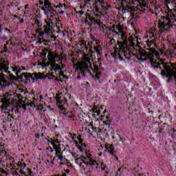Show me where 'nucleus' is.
Wrapping results in <instances>:
<instances>
[{"label": "nucleus", "instance_id": "nucleus-1", "mask_svg": "<svg viewBox=\"0 0 176 176\" xmlns=\"http://www.w3.org/2000/svg\"><path fill=\"white\" fill-rule=\"evenodd\" d=\"M129 42V45L125 43H122V41H118V45L119 47L118 56L122 58L125 57L127 60L133 56V52H131V49H135V47H140V44L141 43V38L135 36H131L128 39Z\"/></svg>", "mask_w": 176, "mask_h": 176}, {"label": "nucleus", "instance_id": "nucleus-2", "mask_svg": "<svg viewBox=\"0 0 176 176\" xmlns=\"http://www.w3.org/2000/svg\"><path fill=\"white\" fill-rule=\"evenodd\" d=\"M140 3L137 7L131 6L130 1L127 0H116V2H120L122 10V13H127L129 12L133 14V19H136L138 20L140 16L137 14H141L144 12V8L148 6V3L146 0H137Z\"/></svg>", "mask_w": 176, "mask_h": 176}, {"label": "nucleus", "instance_id": "nucleus-3", "mask_svg": "<svg viewBox=\"0 0 176 176\" xmlns=\"http://www.w3.org/2000/svg\"><path fill=\"white\" fill-rule=\"evenodd\" d=\"M45 25H43V21L42 18L38 16L34 19V25L36 27V34H38L39 38H44L46 36H50L53 32H54V29L53 28V21L52 20L45 19ZM42 27L44 28L42 30Z\"/></svg>", "mask_w": 176, "mask_h": 176}, {"label": "nucleus", "instance_id": "nucleus-4", "mask_svg": "<svg viewBox=\"0 0 176 176\" xmlns=\"http://www.w3.org/2000/svg\"><path fill=\"white\" fill-rule=\"evenodd\" d=\"M176 10H168L166 16H161L158 21V25L160 32L170 31L174 27V21H176Z\"/></svg>", "mask_w": 176, "mask_h": 176}, {"label": "nucleus", "instance_id": "nucleus-5", "mask_svg": "<svg viewBox=\"0 0 176 176\" xmlns=\"http://www.w3.org/2000/svg\"><path fill=\"white\" fill-rule=\"evenodd\" d=\"M93 55L91 54H85L82 61L77 62L73 65L76 71H80L82 74H85L89 69V67L91 65V58Z\"/></svg>", "mask_w": 176, "mask_h": 176}, {"label": "nucleus", "instance_id": "nucleus-6", "mask_svg": "<svg viewBox=\"0 0 176 176\" xmlns=\"http://www.w3.org/2000/svg\"><path fill=\"white\" fill-rule=\"evenodd\" d=\"M48 63L52 68L54 69H60V66L56 63V60L58 59L59 61H63L65 60V55L63 54H58L53 52H49L47 55Z\"/></svg>", "mask_w": 176, "mask_h": 176}, {"label": "nucleus", "instance_id": "nucleus-7", "mask_svg": "<svg viewBox=\"0 0 176 176\" xmlns=\"http://www.w3.org/2000/svg\"><path fill=\"white\" fill-rule=\"evenodd\" d=\"M88 161L86 162L80 158L76 159V163H80V167L82 170H86V167L88 168H98V163L93 159H90V157H88Z\"/></svg>", "mask_w": 176, "mask_h": 176}, {"label": "nucleus", "instance_id": "nucleus-8", "mask_svg": "<svg viewBox=\"0 0 176 176\" xmlns=\"http://www.w3.org/2000/svg\"><path fill=\"white\" fill-rule=\"evenodd\" d=\"M146 45L147 47L146 48V50L149 52L148 56L150 62L151 63V64H156V60L153 59V54H155V56H156L157 54L156 51L155 50V47H156V44L155 43V38L148 40L146 41Z\"/></svg>", "mask_w": 176, "mask_h": 176}, {"label": "nucleus", "instance_id": "nucleus-9", "mask_svg": "<svg viewBox=\"0 0 176 176\" xmlns=\"http://www.w3.org/2000/svg\"><path fill=\"white\" fill-rule=\"evenodd\" d=\"M14 97H16V94H14V92L10 91L6 93L4 95L3 104L1 107V109H6L8 107H9V104H10L9 101H10V100H15L16 101H17V98H14Z\"/></svg>", "mask_w": 176, "mask_h": 176}, {"label": "nucleus", "instance_id": "nucleus-10", "mask_svg": "<svg viewBox=\"0 0 176 176\" xmlns=\"http://www.w3.org/2000/svg\"><path fill=\"white\" fill-rule=\"evenodd\" d=\"M166 60L161 59L160 63H157V65H155V67L156 68H160V69H162V65L164 67V70H162L161 74L164 76L166 74H171V66L168 65L167 63H164Z\"/></svg>", "mask_w": 176, "mask_h": 176}, {"label": "nucleus", "instance_id": "nucleus-11", "mask_svg": "<svg viewBox=\"0 0 176 176\" xmlns=\"http://www.w3.org/2000/svg\"><path fill=\"white\" fill-rule=\"evenodd\" d=\"M22 76H24L25 79H29V78H32V80H39V79H42V74L41 73H23L22 74Z\"/></svg>", "mask_w": 176, "mask_h": 176}, {"label": "nucleus", "instance_id": "nucleus-12", "mask_svg": "<svg viewBox=\"0 0 176 176\" xmlns=\"http://www.w3.org/2000/svg\"><path fill=\"white\" fill-rule=\"evenodd\" d=\"M45 15L47 17V21H49V20H51L52 21V20L54 19V17H56V10L53 9V7L47 8V11L45 12Z\"/></svg>", "mask_w": 176, "mask_h": 176}, {"label": "nucleus", "instance_id": "nucleus-13", "mask_svg": "<svg viewBox=\"0 0 176 176\" xmlns=\"http://www.w3.org/2000/svg\"><path fill=\"white\" fill-rule=\"evenodd\" d=\"M9 69V62L7 60L0 61V71L1 72H8Z\"/></svg>", "mask_w": 176, "mask_h": 176}, {"label": "nucleus", "instance_id": "nucleus-14", "mask_svg": "<svg viewBox=\"0 0 176 176\" xmlns=\"http://www.w3.org/2000/svg\"><path fill=\"white\" fill-rule=\"evenodd\" d=\"M122 31L123 27H122L120 24L113 25L112 32H114L116 35H118L120 32H122Z\"/></svg>", "mask_w": 176, "mask_h": 176}, {"label": "nucleus", "instance_id": "nucleus-15", "mask_svg": "<svg viewBox=\"0 0 176 176\" xmlns=\"http://www.w3.org/2000/svg\"><path fill=\"white\" fill-rule=\"evenodd\" d=\"M119 38L121 39V41H123V42H121V43H127V36L126 35V32L122 31L120 33L118 34Z\"/></svg>", "mask_w": 176, "mask_h": 176}, {"label": "nucleus", "instance_id": "nucleus-16", "mask_svg": "<svg viewBox=\"0 0 176 176\" xmlns=\"http://www.w3.org/2000/svg\"><path fill=\"white\" fill-rule=\"evenodd\" d=\"M2 82L6 85L8 83V80L5 79V76L3 74V73L0 74V89H3V87H5V85H2Z\"/></svg>", "mask_w": 176, "mask_h": 176}, {"label": "nucleus", "instance_id": "nucleus-17", "mask_svg": "<svg viewBox=\"0 0 176 176\" xmlns=\"http://www.w3.org/2000/svg\"><path fill=\"white\" fill-rule=\"evenodd\" d=\"M98 67L95 66V71H96V74H95V76H94V80H100V78H101V75L102 74V73H101V72L98 71Z\"/></svg>", "mask_w": 176, "mask_h": 176}, {"label": "nucleus", "instance_id": "nucleus-18", "mask_svg": "<svg viewBox=\"0 0 176 176\" xmlns=\"http://www.w3.org/2000/svg\"><path fill=\"white\" fill-rule=\"evenodd\" d=\"M139 54L142 56V57H145L143 60H146V57L149 58V51H145V50H140Z\"/></svg>", "mask_w": 176, "mask_h": 176}, {"label": "nucleus", "instance_id": "nucleus-19", "mask_svg": "<svg viewBox=\"0 0 176 176\" xmlns=\"http://www.w3.org/2000/svg\"><path fill=\"white\" fill-rule=\"evenodd\" d=\"M90 14H85V18L84 20L82 21V24H84L85 25H90Z\"/></svg>", "mask_w": 176, "mask_h": 176}, {"label": "nucleus", "instance_id": "nucleus-20", "mask_svg": "<svg viewBox=\"0 0 176 176\" xmlns=\"http://www.w3.org/2000/svg\"><path fill=\"white\" fill-rule=\"evenodd\" d=\"M52 145L54 151H56V155L61 153V147L60 144L57 145L54 143H52Z\"/></svg>", "mask_w": 176, "mask_h": 176}, {"label": "nucleus", "instance_id": "nucleus-21", "mask_svg": "<svg viewBox=\"0 0 176 176\" xmlns=\"http://www.w3.org/2000/svg\"><path fill=\"white\" fill-rule=\"evenodd\" d=\"M89 21H91V23H94L95 24H98V25H100V20L96 19V18H93L91 14H89Z\"/></svg>", "mask_w": 176, "mask_h": 176}, {"label": "nucleus", "instance_id": "nucleus-22", "mask_svg": "<svg viewBox=\"0 0 176 176\" xmlns=\"http://www.w3.org/2000/svg\"><path fill=\"white\" fill-rule=\"evenodd\" d=\"M44 6L45 9L52 8V3L49 0H44Z\"/></svg>", "mask_w": 176, "mask_h": 176}, {"label": "nucleus", "instance_id": "nucleus-23", "mask_svg": "<svg viewBox=\"0 0 176 176\" xmlns=\"http://www.w3.org/2000/svg\"><path fill=\"white\" fill-rule=\"evenodd\" d=\"M78 45H80V46H82L83 49L86 47V42L83 40H79Z\"/></svg>", "mask_w": 176, "mask_h": 176}, {"label": "nucleus", "instance_id": "nucleus-24", "mask_svg": "<svg viewBox=\"0 0 176 176\" xmlns=\"http://www.w3.org/2000/svg\"><path fill=\"white\" fill-rule=\"evenodd\" d=\"M106 148H107V149H109V152H110V153H111V155H113V146L107 145V146H106Z\"/></svg>", "mask_w": 176, "mask_h": 176}, {"label": "nucleus", "instance_id": "nucleus-25", "mask_svg": "<svg viewBox=\"0 0 176 176\" xmlns=\"http://www.w3.org/2000/svg\"><path fill=\"white\" fill-rule=\"evenodd\" d=\"M14 98H16L17 101H21V100H23V96L20 94H15V97H14Z\"/></svg>", "mask_w": 176, "mask_h": 176}, {"label": "nucleus", "instance_id": "nucleus-26", "mask_svg": "<svg viewBox=\"0 0 176 176\" xmlns=\"http://www.w3.org/2000/svg\"><path fill=\"white\" fill-rule=\"evenodd\" d=\"M56 156L61 160V162H64L65 160V158L63 156V153H60L58 154H56Z\"/></svg>", "mask_w": 176, "mask_h": 176}, {"label": "nucleus", "instance_id": "nucleus-27", "mask_svg": "<svg viewBox=\"0 0 176 176\" xmlns=\"http://www.w3.org/2000/svg\"><path fill=\"white\" fill-rule=\"evenodd\" d=\"M155 35H156V34H155L153 30H150L148 32V36H149V38H155Z\"/></svg>", "mask_w": 176, "mask_h": 176}, {"label": "nucleus", "instance_id": "nucleus-28", "mask_svg": "<svg viewBox=\"0 0 176 176\" xmlns=\"http://www.w3.org/2000/svg\"><path fill=\"white\" fill-rule=\"evenodd\" d=\"M56 8H58L59 9H63V8H64L65 9H67L66 4L61 3H59L58 6H56Z\"/></svg>", "mask_w": 176, "mask_h": 176}, {"label": "nucleus", "instance_id": "nucleus-29", "mask_svg": "<svg viewBox=\"0 0 176 176\" xmlns=\"http://www.w3.org/2000/svg\"><path fill=\"white\" fill-rule=\"evenodd\" d=\"M105 0H97V2H98L99 3H100L101 6V8L102 9H105V6H102L105 3Z\"/></svg>", "mask_w": 176, "mask_h": 176}, {"label": "nucleus", "instance_id": "nucleus-30", "mask_svg": "<svg viewBox=\"0 0 176 176\" xmlns=\"http://www.w3.org/2000/svg\"><path fill=\"white\" fill-rule=\"evenodd\" d=\"M56 27L58 30H60V28H63V26H61V21L58 20V21H56Z\"/></svg>", "mask_w": 176, "mask_h": 176}, {"label": "nucleus", "instance_id": "nucleus-31", "mask_svg": "<svg viewBox=\"0 0 176 176\" xmlns=\"http://www.w3.org/2000/svg\"><path fill=\"white\" fill-rule=\"evenodd\" d=\"M94 50H95V52H96V53H98V54H99L100 50H101V47H100V45H98L94 47Z\"/></svg>", "mask_w": 176, "mask_h": 176}, {"label": "nucleus", "instance_id": "nucleus-32", "mask_svg": "<svg viewBox=\"0 0 176 176\" xmlns=\"http://www.w3.org/2000/svg\"><path fill=\"white\" fill-rule=\"evenodd\" d=\"M47 76H48L49 79H54V78H55V76L53 74V73L48 74Z\"/></svg>", "mask_w": 176, "mask_h": 176}, {"label": "nucleus", "instance_id": "nucleus-33", "mask_svg": "<svg viewBox=\"0 0 176 176\" xmlns=\"http://www.w3.org/2000/svg\"><path fill=\"white\" fill-rule=\"evenodd\" d=\"M9 78L10 80H16V76H14L13 74H9Z\"/></svg>", "mask_w": 176, "mask_h": 176}, {"label": "nucleus", "instance_id": "nucleus-34", "mask_svg": "<svg viewBox=\"0 0 176 176\" xmlns=\"http://www.w3.org/2000/svg\"><path fill=\"white\" fill-rule=\"evenodd\" d=\"M56 101L58 102H60V100L61 98V97L60 96V94H56Z\"/></svg>", "mask_w": 176, "mask_h": 176}, {"label": "nucleus", "instance_id": "nucleus-35", "mask_svg": "<svg viewBox=\"0 0 176 176\" xmlns=\"http://www.w3.org/2000/svg\"><path fill=\"white\" fill-rule=\"evenodd\" d=\"M78 142H79L80 144H82V142H83V139H82V136H81V135H79V136L78 137Z\"/></svg>", "mask_w": 176, "mask_h": 176}, {"label": "nucleus", "instance_id": "nucleus-36", "mask_svg": "<svg viewBox=\"0 0 176 176\" xmlns=\"http://www.w3.org/2000/svg\"><path fill=\"white\" fill-rule=\"evenodd\" d=\"M41 10H43L44 14H46V12H47L46 7H41Z\"/></svg>", "mask_w": 176, "mask_h": 176}, {"label": "nucleus", "instance_id": "nucleus-37", "mask_svg": "<svg viewBox=\"0 0 176 176\" xmlns=\"http://www.w3.org/2000/svg\"><path fill=\"white\" fill-rule=\"evenodd\" d=\"M122 170V168H120L118 170L116 176H120V173H120V170Z\"/></svg>", "mask_w": 176, "mask_h": 176}, {"label": "nucleus", "instance_id": "nucleus-38", "mask_svg": "<svg viewBox=\"0 0 176 176\" xmlns=\"http://www.w3.org/2000/svg\"><path fill=\"white\" fill-rule=\"evenodd\" d=\"M20 72H21V69L16 70V75L19 76V74H20Z\"/></svg>", "mask_w": 176, "mask_h": 176}, {"label": "nucleus", "instance_id": "nucleus-39", "mask_svg": "<svg viewBox=\"0 0 176 176\" xmlns=\"http://www.w3.org/2000/svg\"><path fill=\"white\" fill-rule=\"evenodd\" d=\"M164 3L165 5H168V3H170V1H168V0H164Z\"/></svg>", "mask_w": 176, "mask_h": 176}, {"label": "nucleus", "instance_id": "nucleus-40", "mask_svg": "<svg viewBox=\"0 0 176 176\" xmlns=\"http://www.w3.org/2000/svg\"><path fill=\"white\" fill-rule=\"evenodd\" d=\"M112 56H113V57H116V56H118V52L115 51L114 53L112 54Z\"/></svg>", "mask_w": 176, "mask_h": 176}, {"label": "nucleus", "instance_id": "nucleus-41", "mask_svg": "<svg viewBox=\"0 0 176 176\" xmlns=\"http://www.w3.org/2000/svg\"><path fill=\"white\" fill-rule=\"evenodd\" d=\"M28 174L29 175H31V174H32V172L30 170V168L28 169Z\"/></svg>", "mask_w": 176, "mask_h": 176}, {"label": "nucleus", "instance_id": "nucleus-42", "mask_svg": "<svg viewBox=\"0 0 176 176\" xmlns=\"http://www.w3.org/2000/svg\"><path fill=\"white\" fill-rule=\"evenodd\" d=\"M94 0H86V3H90V2H93Z\"/></svg>", "mask_w": 176, "mask_h": 176}, {"label": "nucleus", "instance_id": "nucleus-43", "mask_svg": "<svg viewBox=\"0 0 176 176\" xmlns=\"http://www.w3.org/2000/svg\"><path fill=\"white\" fill-rule=\"evenodd\" d=\"M74 117H75V116H74V115H71V116H67V118H69V119H71V118H74Z\"/></svg>", "mask_w": 176, "mask_h": 176}, {"label": "nucleus", "instance_id": "nucleus-44", "mask_svg": "<svg viewBox=\"0 0 176 176\" xmlns=\"http://www.w3.org/2000/svg\"><path fill=\"white\" fill-rule=\"evenodd\" d=\"M88 126L89 127L93 128V122H90Z\"/></svg>", "mask_w": 176, "mask_h": 176}, {"label": "nucleus", "instance_id": "nucleus-45", "mask_svg": "<svg viewBox=\"0 0 176 176\" xmlns=\"http://www.w3.org/2000/svg\"><path fill=\"white\" fill-rule=\"evenodd\" d=\"M12 71H17V67H12Z\"/></svg>", "mask_w": 176, "mask_h": 176}, {"label": "nucleus", "instance_id": "nucleus-46", "mask_svg": "<svg viewBox=\"0 0 176 176\" xmlns=\"http://www.w3.org/2000/svg\"><path fill=\"white\" fill-rule=\"evenodd\" d=\"M78 13H79L80 14H85V12H82V11H79Z\"/></svg>", "mask_w": 176, "mask_h": 176}, {"label": "nucleus", "instance_id": "nucleus-47", "mask_svg": "<svg viewBox=\"0 0 176 176\" xmlns=\"http://www.w3.org/2000/svg\"><path fill=\"white\" fill-rule=\"evenodd\" d=\"M58 176H67V173H63L62 175H57Z\"/></svg>", "mask_w": 176, "mask_h": 176}, {"label": "nucleus", "instance_id": "nucleus-48", "mask_svg": "<svg viewBox=\"0 0 176 176\" xmlns=\"http://www.w3.org/2000/svg\"><path fill=\"white\" fill-rule=\"evenodd\" d=\"M20 23H24V20L23 19H21L20 18V21H19Z\"/></svg>", "mask_w": 176, "mask_h": 176}, {"label": "nucleus", "instance_id": "nucleus-49", "mask_svg": "<svg viewBox=\"0 0 176 176\" xmlns=\"http://www.w3.org/2000/svg\"><path fill=\"white\" fill-rule=\"evenodd\" d=\"M114 157L116 158V160H117V162H119V158H118V157H116V155H115Z\"/></svg>", "mask_w": 176, "mask_h": 176}, {"label": "nucleus", "instance_id": "nucleus-50", "mask_svg": "<svg viewBox=\"0 0 176 176\" xmlns=\"http://www.w3.org/2000/svg\"><path fill=\"white\" fill-rule=\"evenodd\" d=\"M51 36L53 38L54 41H56V36Z\"/></svg>", "mask_w": 176, "mask_h": 176}, {"label": "nucleus", "instance_id": "nucleus-51", "mask_svg": "<svg viewBox=\"0 0 176 176\" xmlns=\"http://www.w3.org/2000/svg\"><path fill=\"white\" fill-rule=\"evenodd\" d=\"M36 138H39V134L36 135Z\"/></svg>", "mask_w": 176, "mask_h": 176}, {"label": "nucleus", "instance_id": "nucleus-52", "mask_svg": "<svg viewBox=\"0 0 176 176\" xmlns=\"http://www.w3.org/2000/svg\"><path fill=\"white\" fill-rule=\"evenodd\" d=\"M25 9H28V5L25 6Z\"/></svg>", "mask_w": 176, "mask_h": 176}, {"label": "nucleus", "instance_id": "nucleus-53", "mask_svg": "<svg viewBox=\"0 0 176 176\" xmlns=\"http://www.w3.org/2000/svg\"><path fill=\"white\" fill-rule=\"evenodd\" d=\"M40 5H43V1H39Z\"/></svg>", "mask_w": 176, "mask_h": 176}, {"label": "nucleus", "instance_id": "nucleus-54", "mask_svg": "<svg viewBox=\"0 0 176 176\" xmlns=\"http://www.w3.org/2000/svg\"><path fill=\"white\" fill-rule=\"evenodd\" d=\"M6 114L8 116H10V113L9 112H7Z\"/></svg>", "mask_w": 176, "mask_h": 176}, {"label": "nucleus", "instance_id": "nucleus-55", "mask_svg": "<svg viewBox=\"0 0 176 176\" xmlns=\"http://www.w3.org/2000/svg\"><path fill=\"white\" fill-rule=\"evenodd\" d=\"M19 78H20V79H22V78H23V76H19Z\"/></svg>", "mask_w": 176, "mask_h": 176}, {"label": "nucleus", "instance_id": "nucleus-56", "mask_svg": "<svg viewBox=\"0 0 176 176\" xmlns=\"http://www.w3.org/2000/svg\"><path fill=\"white\" fill-rule=\"evenodd\" d=\"M6 48H7L6 45H4V49H6Z\"/></svg>", "mask_w": 176, "mask_h": 176}, {"label": "nucleus", "instance_id": "nucleus-57", "mask_svg": "<svg viewBox=\"0 0 176 176\" xmlns=\"http://www.w3.org/2000/svg\"><path fill=\"white\" fill-rule=\"evenodd\" d=\"M55 80H58V78H55Z\"/></svg>", "mask_w": 176, "mask_h": 176}, {"label": "nucleus", "instance_id": "nucleus-58", "mask_svg": "<svg viewBox=\"0 0 176 176\" xmlns=\"http://www.w3.org/2000/svg\"><path fill=\"white\" fill-rule=\"evenodd\" d=\"M1 29H2V25H0V30H1Z\"/></svg>", "mask_w": 176, "mask_h": 176}, {"label": "nucleus", "instance_id": "nucleus-59", "mask_svg": "<svg viewBox=\"0 0 176 176\" xmlns=\"http://www.w3.org/2000/svg\"><path fill=\"white\" fill-rule=\"evenodd\" d=\"M43 135H44L43 133H41V137H43Z\"/></svg>", "mask_w": 176, "mask_h": 176}, {"label": "nucleus", "instance_id": "nucleus-60", "mask_svg": "<svg viewBox=\"0 0 176 176\" xmlns=\"http://www.w3.org/2000/svg\"><path fill=\"white\" fill-rule=\"evenodd\" d=\"M60 13H61V14L64 13V11H61Z\"/></svg>", "mask_w": 176, "mask_h": 176}, {"label": "nucleus", "instance_id": "nucleus-61", "mask_svg": "<svg viewBox=\"0 0 176 176\" xmlns=\"http://www.w3.org/2000/svg\"><path fill=\"white\" fill-rule=\"evenodd\" d=\"M67 173H69V170H67Z\"/></svg>", "mask_w": 176, "mask_h": 176}, {"label": "nucleus", "instance_id": "nucleus-62", "mask_svg": "<svg viewBox=\"0 0 176 176\" xmlns=\"http://www.w3.org/2000/svg\"><path fill=\"white\" fill-rule=\"evenodd\" d=\"M14 17H17V16L16 15H14Z\"/></svg>", "mask_w": 176, "mask_h": 176}, {"label": "nucleus", "instance_id": "nucleus-63", "mask_svg": "<svg viewBox=\"0 0 176 176\" xmlns=\"http://www.w3.org/2000/svg\"><path fill=\"white\" fill-rule=\"evenodd\" d=\"M11 111L13 112V109H11Z\"/></svg>", "mask_w": 176, "mask_h": 176}, {"label": "nucleus", "instance_id": "nucleus-64", "mask_svg": "<svg viewBox=\"0 0 176 176\" xmlns=\"http://www.w3.org/2000/svg\"><path fill=\"white\" fill-rule=\"evenodd\" d=\"M51 152H53V150H51Z\"/></svg>", "mask_w": 176, "mask_h": 176}]
</instances>
